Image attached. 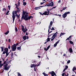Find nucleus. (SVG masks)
<instances>
[{
  "instance_id": "1",
  "label": "nucleus",
  "mask_w": 76,
  "mask_h": 76,
  "mask_svg": "<svg viewBox=\"0 0 76 76\" xmlns=\"http://www.w3.org/2000/svg\"><path fill=\"white\" fill-rule=\"evenodd\" d=\"M28 13L26 12L23 13V15L21 18L22 19H31L32 18V16H28Z\"/></svg>"
},
{
  "instance_id": "2",
  "label": "nucleus",
  "mask_w": 76,
  "mask_h": 76,
  "mask_svg": "<svg viewBox=\"0 0 76 76\" xmlns=\"http://www.w3.org/2000/svg\"><path fill=\"white\" fill-rule=\"evenodd\" d=\"M49 13L50 11L47 10L45 11L43 14H42L41 12H40V15H50Z\"/></svg>"
},
{
  "instance_id": "3",
  "label": "nucleus",
  "mask_w": 76,
  "mask_h": 76,
  "mask_svg": "<svg viewBox=\"0 0 76 76\" xmlns=\"http://www.w3.org/2000/svg\"><path fill=\"white\" fill-rule=\"evenodd\" d=\"M11 48H12V51H16V44H14V45L12 46Z\"/></svg>"
},
{
  "instance_id": "4",
  "label": "nucleus",
  "mask_w": 76,
  "mask_h": 76,
  "mask_svg": "<svg viewBox=\"0 0 76 76\" xmlns=\"http://www.w3.org/2000/svg\"><path fill=\"white\" fill-rule=\"evenodd\" d=\"M16 14V15H17V12L16 11H13L12 13V17L13 18V19H15V17H16V16L15 15V14Z\"/></svg>"
},
{
  "instance_id": "5",
  "label": "nucleus",
  "mask_w": 76,
  "mask_h": 76,
  "mask_svg": "<svg viewBox=\"0 0 76 76\" xmlns=\"http://www.w3.org/2000/svg\"><path fill=\"white\" fill-rule=\"evenodd\" d=\"M67 14H70V12H65L63 15H62V18H65L67 16Z\"/></svg>"
},
{
  "instance_id": "6",
  "label": "nucleus",
  "mask_w": 76,
  "mask_h": 76,
  "mask_svg": "<svg viewBox=\"0 0 76 76\" xmlns=\"http://www.w3.org/2000/svg\"><path fill=\"white\" fill-rule=\"evenodd\" d=\"M46 6H54V3L53 2H51L50 3H48V4L46 5Z\"/></svg>"
},
{
  "instance_id": "7",
  "label": "nucleus",
  "mask_w": 76,
  "mask_h": 76,
  "mask_svg": "<svg viewBox=\"0 0 76 76\" xmlns=\"http://www.w3.org/2000/svg\"><path fill=\"white\" fill-rule=\"evenodd\" d=\"M49 74H50L52 76H56V73L52 71L51 72H50L49 73Z\"/></svg>"
},
{
  "instance_id": "8",
  "label": "nucleus",
  "mask_w": 76,
  "mask_h": 76,
  "mask_svg": "<svg viewBox=\"0 0 76 76\" xmlns=\"http://www.w3.org/2000/svg\"><path fill=\"white\" fill-rule=\"evenodd\" d=\"M57 34H58V32H56L55 33L53 34L52 37L51 38H56V37L57 36Z\"/></svg>"
},
{
  "instance_id": "9",
  "label": "nucleus",
  "mask_w": 76,
  "mask_h": 76,
  "mask_svg": "<svg viewBox=\"0 0 76 76\" xmlns=\"http://www.w3.org/2000/svg\"><path fill=\"white\" fill-rule=\"evenodd\" d=\"M4 51L3 52L2 54L4 53V52H5V53H6V52H8V51H9V49H8V48H6L4 49Z\"/></svg>"
},
{
  "instance_id": "10",
  "label": "nucleus",
  "mask_w": 76,
  "mask_h": 76,
  "mask_svg": "<svg viewBox=\"0 0 76 76\" xmlns=\"http://www.w3.org/2000/svg\"><path fill=\"white\" fill-rule=\"evenodd\" d=\"M50 45H49L48 47H47L46 49V48H45L44 50H45L46 51H48L49 48H50Z\"/></svg>"
},
{
  "instance_id": "11",
  "label": "nucleus",
  "mask_w": 76,
  "mask_h": 76,
  "mask_svg": "<svg viewBox=\"0 0 76 76\" xmlns=\"http://www.w3.org/2000/svg\"><path fill=\"white\" fill-rule=\"evenodd\" d=\"M10 53L8 52H4V53H3V54H6V57H7V56H9V54Z\"/></svg>"
},
{
  "instance_id": "12",
  "label": "nucleus",
  "mask_w": 76,
  "mask_h": 76,
  "mask_svg": "<svg viewBox=\"0 0 76 76\" xmlns=\"http://www.w3.org/2000/svg\"><path fill=\"white\" fill-rule=\"evenodd\" d=\"M69 51L70 53H73V50H72V48H69Z\"/></svg>"
},
{
  "instance_id": "13",
  "label": "nucleus",
  "mask_w": 76,
  "mask_h": 76,
  "mask_svg": "<svg viewBox=\"0 0 76 76\" xmlns=\"http://www.w3.org/2000/svg\"><path fill=\"white\" fill-rule=\"evenodd\" d=\"M50 26L49 25V29L48 30V35L50 34V33H51V32H52V31H50Z\"/></svg>"
},
{
  "instance_id": "14",
  "label": "nucleus",
  "mask_w": 76,
  "mask_h": 76,
  "mask_svg": "<svg viewBox=\"0 0 76 76\" xmlns=\"http://www.w3.org/2000/svg\"><path fill=\"white\" fill-rule=\"evenodd\" d=\"M4 67H5L4 68V69L6 71V70L7 69V66L6 65H4Z\"/></svg>"
},
{
  "instance_id": "15",
  "label": "nucleus",
  "mask_w": 76,
  "mask_h": 76,
  "mask_svg": "<svg viewBox=\"0 0 76 76\" xmlns=\"http://www.w3.org/2000/svg\"><path fill=\"white\" fill-rule=\"evenodd\" d=\"M66 34L65 33L62 32L61 33L60 35L59 36V37H61V36H62V35H64V34Z\"/></svg>"
},
{
  "instance_id": "16",
  "label": "nucleus",
  "mask_w": 76,
  "mask_h": 76,
  "mask_svg": "<svg viewBox=\"0 0 76 76\" xmlns=\"http://www.w3.org/2000/svg\"><path fill=\"white\" fill-rule=\"evenodd\" d=\"M0 48H1V51L3 52L4 51V47H1Z\"/></svg>"
},
{
  "instance_id": "17",
  "label": "nucleus",
  "mask_w": 76,
  "mask_h": 76,
  "mask_svg": "<svg viewBox=\"0 0 76 76\" xmlns=\"http://www.w3.org/2000/svg\"><path fill=\"white\" fill-rule=\"evenodd\" d=\"M36 65H35V64H32L31 66V68H32V67H36Z\"/></svg>"
},
{
  "instance_id": "18",
  "label": "nucleus",
  "mask_w": 76,
  "mask_h": 76,
  "mask_svg": "<svg viewBox=\"0 0 76 76\" xmlns=\"http://www.w3.org/2000/svg\"><path fill=\"white\" fill-rule=\"evenodd\" d=\"M42 74L44 75V76H48V75L45 73V72H43Z\"/></svg>"
},
{
  "instance_id": "19",
  "label": "nucleus",
  "mask_w": 76,
  "mask_h": 76,
  "mask_svg": "<svg viewBox=\"0 0 76 76\" xmlns=\"http://www.w3.org/2000/svg\"><path fill=\"white\" fill-rule=\"evenodd\" d=\"M23 38L24 40H26V35L23 36Z\"/></svg>"
},
{
  "instance_id": "20",
  "label": "nucleus",
  "mask_w": 76,
  "mask_h": 76,
  "mask_svg": "<svg viewBox=\"0 0 76 76\" xmlns=\"http://www.w3.org/2000/svg\"><path fill=\"white\" fill-rule=\"evenodd\" d=\"M69 43H70V44H72V45H74V44L73 43V42H72V41H71V40H70L69 41Z\"/></svg>"
},
{
  "instance_id": "21",
  "label": "nucleus",
  "mask_w": 76,
  "mask_h": 76,
  "mask_svg": "<svg viewBox=\"0 0 76 76\" xmlns=\"http://www.w3.org/2000/svg\"><path fill=\"white\" fill-rule=\"evenodd\" d=\"M72 70V71H73V72H75V70H76V68L75 67H74L73 68Z\"/></svg>"
},
{
  "instance_id": "22",
  "label": "nucleus",
  "mask_w": 76,
  "mask_h": 76,
  "mask_svg": "<svg viewBox=\"0 0 76 76\" xmlns=\"http://www.w3.org/2000/svg\"><path fill=\"white\" fill-rule=\"evenodd\" d=\"M10 65L8 66H7L6 70H9V69H10Z\"/></svg>"
},
{
  "instance_id": "23",
  "label": "nucleus",
  "mask_w": 76,
  "mask_h": 76,
  "mask_svg": "<svg viewBox=\"0 0 76 76\" xmlns=\"http://www.w3.org/2000/svg\"><path fill=\"white\" fill-rule=\"evenodd\" d=\"M9 33V31L8 30L5 33H4V34L5 35H7Z\"/></svg>"
},
{
  "instance_id": "24",
  "label": "nucleus",
  "mask_w": 76,
  "mask_h": 76,
  "mask_svg": "<svg viewBox=\"0 0 76 76\" xmlns=\"http://www.w3.org/2000/svg\"><path fill=\"white\" fill-rule=\"evenodd\" d=\"M39 7H38L35 8L34 9H35V10H38V9H40V8H39Z\"/></svg>"
},
{
  "instance_id": "25",
  "label": "nucleus",
  "mask_w": 76,
  "mask_h": 76,
  "mask_svg": "<svg viewBox=\"0 0 76 76\" xmlns=\"http://www.w3.org/2000/svg\"><path fill=\"white\" fill-rule=\"evenodd\" d=\"M21 46L22 45H21L20 47H18L17 48L18 50H21Z\"/></svg>"
},
{
  "instance_id": "26",
  "label": "nucleus",
  "mask_w": 76,
  "mask_h": 76,
  "mask_svg": "<svg viewBox=\"0 0 76 76\" xmlns=\"http://www.w3.org/2000/svg\"><path fill=\"white\" fill-rule=\"evenodd\" d=\"M4 66V64H0V68H1V69L2 67V66Z\"/></svg>"
},
{
  "instance_id": "27",
  "label": "nucleus",
  "mask_w": 76,
  "mask_h": 76,
  "mask_svg": "<svg viewBox=\"0 0 76 76\" xmlns=\"http://www.w3.org/2000/svg\"><path fill=\"white\" fill-rule=\"evenodd\" d=\"M50 27L51 28V26H52V25H53V23L52 22V21H50Z\"/></svg>"
},
{
  "instance_id": "28",
  "label": "nucleus",
  "mask_w": 76,
  "mask_h": 76,
  "mask_svg": "<svg viewBox=\"0 0 76 76\" xmlns=\"http://www.w3.org/2000/svg\"><path fill=\"white\" fill-rule=\"evenodd\" d=\"M17 74H18V76H22L21 74H20L19 72H17Z\"/></svg>"
},
{
  "instance_id": "29",
  "label": "nucleus",
  "mask_w": 76,
  "mask_h": 76,
  "mask_svg": "<svg viewBox=\"0 0 76 76\" xmlns=\"http://www.w3.org/2000/svg\"><path fill=\"white\" fill-rule=\"evenodd\" d=\"M16 16L17 18H18V19H19V16H20V14H19V15H16Z\"/></svg>"
},
{
  "instance_id": "30",
  "label": "nucleus",
  "mask_w": 76,
  "mask_h": 76,
  "mask_svg": "<svg viewBox=\"0 0 76 76\" xmlns=\"http://www.w3.org/2000/svg\"><path fill=\"white\" fill-rule=\"evenodd\" d=\"M15 30L16 32H18V28H17V27H15Z\"/></svg>"
},
{
  "instance_id": "31",
  "label": "nucleus",
  "mask_w": 76,
  "mask_h": 76,
  "mask_svg": "<svg viewBox=\"0 0 76 76\" xmlns=\"http://www.w3.org/2000/svg\"><path fill=\"white\" fill-rule=\"evenodd\" d=\"M10 63H11V61H10H10H8L7 62V63L8 64H10Z\"/></svg>"
},
{
  "instance_id": "32",
  "label": "nucleus",
  "mask_w": 76,
  "mask_h": 76,
  "mask_svg": "<svg viewBox=\"0 0 76 76\" xmlns=\"http://www.w3.org/2000/svg\"><path fill=\"white\" fill-rule=\"evenodd\" d=\"M23 5L24 6H26V2H24L23 3Z\"/></svg>"
},
{
  "instance_id": "33",
  "label": "nucleus",
  "mask_w": 76,
  "mask_h": 76,
  "mask_svg": "<svg viewBox=\"0 0 76 76\" xmlns=\"http://www.w3.org/2000/svg\"><path fill=\"white\" fill-rule=\"evenodd\" d=\"M50 29H51V30L52 31H54V30H55V29H54V28L53 27H52V29L51 28H50Z\"/></svg>"
},
{
  "instance_id": "34",
  "label": "nucleus",
  "mask_w": 76,
  "mask_h": 76,
  "mask_svg": "<svg viewBox=\"0 0 76 76\" xmlns=\"http://www.w3.org/2000/svg\"><path fill=\"white\" fill-rule=\"evenodd\" d=\"M17 12H18V13L20 12V10H19V8H18L17 9Z\"/></svg>"
},
{
  "instance_id": "35",
  "label": "nucleus",
  "mask_w": 76,
  "mask_h": 76,
  "mask_svg": "<svg viewBox=\"0 0 76 76\" xmlns=\"http://www.w3.org/2000/svg\"><path fill=\"white\" fill-rule=\"evenodd\" d=\"M48 39H46V41H50V38L48 37L47 38Z\"/></svg>"
},
{
  "instance_id": "36",
  "label": "nucleus",
  "mask_w": 76,
  "mask_h": 76,
  "mask_svg": "<svg viewBox=\"0 0 76 76\" xmlns=\"http://www.w3.org/2000/svg\"><path fill=\"white\" fill-rule=\"evenodd\" d=\"M59 41H60V40H59L58 41H57L56 43V44L57 45V44H58L59 43Z\"/></svg>"
},
{
  "instance_id": "37",
  "label": "nucleus",
  "mask_w": 76,
  "mask_h": 76,
  "mask_svg": "<svg viewBox=\"0 0 76 76\" xmlns=\"http://www.w3.org/2000/svg\"><path fill=\"white\" fill-rule=\"evenodd\" d=\"M57 45L56 44V43H55V44H54V47H56V46H57Z\"/></svg>"
},
{
  "instance_id": "38",
  "label": "nucleus",
  "mask_w": 76,
  "mask_h": 76,
  "mask_svg": "<svg viewBox=\"0 0 76 76\" xmlns=\"http://www.w3.org/2000/svg\"><path fill=\"white\" fill-rule=\"evenodd\" d=\"M70 63V60H68L67 61V63L68 64H69V63Z\"/></svg>"
},
{
  "instance_id": "39",
  "label": "nucleus",
  "mask_w": 76,
  "mask_h": 76,
  "mask_svg": "<svg viewBox=\"0 0 76 76\" xmlns=\"http://www.w3.org/2000/svg\"><path fill=\"white\" fill-rule=\"evenodd\" d=\"M68 68V66L67 65H66V66H65V69H67V68Z\"/></svg>"
},
{
  "instance_id": "40",
  "label": "nucleus",
  "mask_w": 76,
  "mask_h": 76,
  "mask_svg": "<svg viewBox=\"0 0 76 76\" xmlns=\"http://www.w3.org/2000/svg\"><path fill=\"white\" fill-rule=\"evenodd\" d=\"M54 39H55V38H54V37H53V38L51 39V41H53Z\"/></svg>"
},
{
  "instance_id": "41",
  "label": "nucleus",
  "mask_w": 76,
  "mask_h": 76,
  "mask_svg": "<svg viewBox=\"0 0 76 76\" xmlns=\"http://www.w3.org/2000/svg\"><path fill=\"white\" fill-rule=\"evenodd\" d=\"M9 11H8L7 12V13H6V15H9V14H8V13H9Z\"/></svg>"
},
{
  "instance_id": "42",
  "label": "nucleus",
  "mask_w": 76,
  "mask_h": 76,
  "mask_svg": "<svg viewBox=\"0 0 76 76\" xmlns=\"http://www.w3.org/2000/svg\"><path fill=\"white\" fill-rule=\"evenodd\" d=\"M22 20V19H19L18 20V22H21V21Z\"/></svg>"
},
{
  "instance_id": "43",
  "label": "nucleus",
  "mask_w": 76,
  "mask_h": 76,
  "mask_svg": "<svg viewBox=\"0 0 76 76\" xmlns=\"http://www.w3.org/2000/svg\"><path fill=\"white\" fill-rule=\"evenodd\" d=\"M13 52H12L11 55V57H13Z\"/></svg>"
},
{
  "instance_id": "44",
  "label": "nucleus",
  "mask_w": 76,
  "mask_h": 76,
  "mask_svg": "<svg viewBox=\"0 0 76 76\" xmlns=\"http://www.w3.org/2000/svg\"><path fill=\"white\" fill-rule=\"evenodd\" d=\"M8 48H9V49H10V45H9L8 46Z\"/></svg>"
},
{
  "instance_id": "45",
  "label": "nucleus",
  "mask_w": 76,
  "mask_h": 76,
  "mask_svg": "<svg viewBox=\"0 0 76 76\" xmlns=\"http://www.w3.org/2000/svg\"><path fill=\"white\" fill-rule=\"evenodd\" d=\"M66 9V8L64 7L62 10H65Z\"/></svg>"
},
{
  "instance_id": "46",
  "label": "nucleus",
  "mask_w": 76,
  "mask_h": 76,
  "mask_svg": "<svg viewBox=\"0 0 76 76\" xmlns=\"http://www.w3.org/2000/svg\"><path fill=\"white\" fill-rule=\"evenodd\" d=\"M65 75V73H64L62 74V76H64V75Z\"/></svg>"
},
{
  "instance_id": "47",
  "label": "nucleus",
  "mask_w": 76,
  "mask_h": 76,
  "mask_svg": "<svg viewBox=\"0 0 76 76\" xmlns=\"http://www.w3.org/2000/svg\"><path fill=\"white\" fill-rule=\"evenodd\" d=\"M6 61H4V63L3 64H6Z\"/></svg>"
},
{
  "instance_id": "48",
  "label": "nucleus",
  "mask_w": 76,
  "mask_h": 76,
  "mask_svg": "<svg viewBox=\"0 0 76 76\" xmlns=\"http://www.w3.org/2000/svg\"><path fill=\"white\" fill-rule=\"evenodd\" d=\"M70 38H69V37H68V38H67L66 40V41H67V40H70Z\"/></svg>"
},
{
  "instance_id": "49",
  "label": "nucleus",
  "mask_w": 76,
  "mask_h": 76,
  "mask_svg": "<svg viewBox=\"0 0 76 76\" xmlns=\"http://www.w3.org/2000/svg\"><path fill=\"white\" fill-rule=\"evenodd\" d=\"M22 31H23L25 30V28H22Z\"/></svg>"
},
{
  "instance_id": "50",
  "label": "nucleus",
  "mask_w": 76,
  "mask_h": 76,
  "mask_svg": "<svg viewBox=\"0 0 76 76\" xmlns=\"http://www.w3.org/2000/svg\"><path fill=\"white\" fill-rule=\"evenodd\" d=\"M19 43L18 42L16 44V45L15 44V46H17V45H18V44H19Z\"/></svg>"
},
{
  "instance_id": "51",
  "label": "nucleus",
  "mask_w": 76,
  "mask_h": 76,
  "mask_svg": "<svg viewBox=\"0 0 76 76\" xmlns=\"http://www.w3.org/2000/svg\"><path fill=\"white\" fill-rule=\"evenodd\" d=\"M2 10L3 11H5L6 10V8H3V9Z\"/></svg>"
},
{
  "instance_id": "52",
  "label": "nucleus",
  "mask_w": 76,
  "mask_h": 76,
  "mask_svg": "<svg viewBox=\"0 0 76 76\" xmlns=\"http://www.w3.org/2000/svg\"><path fill=\"white\" fill-rule=\"evenodd\" d=\"M8 7L9 10H10V6H8Z\"/></svg>"
},
{
  "instance_id": "53",
  "label": "nucleus",
  "mask_w": 76,
  "mask_h": 76,
  "mask_svg": "<svg viewBox=\"0 0 76 76\" xmlns=\"http://www.w3.org/2000/svg\"><path fill=\"white\" fill-rule=\"evenodd\" d=\"M53 34H52L51 35H48V37H50V36H51V35H53Z\"/></svg>"
},
{
  "instance_id": "54",
  "label": "nucleus",
  "mask_w": 76,
  "mask_h": 76,
  "mask_svg": "<svg viewBox=\"0 0 76 76\" xmlns=\"http://www.w3.org/2000/svg\"><path fill=\"white\" fill-rule=\"evenodd\" d=\"M66 69H65V68L63 70V72H65V71L66 70Z\"/></svg>"
},
{
  "instance_id": "55",
  "label": "nucleus",
  "mask_w": 76,
  "mask_h": 76,
  "mask_svg": "<svg viewBox=\"0 0 76 76\" xmlns=\"http://www.w3.org/2000/svg\"><path fill=\"white\" fill-rule=\"evenodd\" d=\"M56 6L55 7H53L52 8H51V10H52V9H55V8H56Z\"/></svg>"
},
{
  "instance_id": "56",
  "label": "nucleus",
  "mask_w": 76,
  "mask_h": 76,
  "mask_svg": "<svg viewBox=\"0 0 76 76\" xmlns=\"http://www.w3.org/2000/svg\"><path fill=\"white\" fill-rule=\"evenodd\" d=\"M10 41H11V40H10V39H8V42H10Z\"/></svg>"
},
{
  "instance_id": "57",
  "label": "nucleus",
  "mask_w": 76,
  "mask_h": 76,
  "mask_svg": "<svg viewBox=\"0 0 76 76\" xmlns=\"http://www.w3.org/2000/svg\"><path fill=\"white\" fill-rule=\"evenodd\" d=\"M26 30H24L23 31V32H24V33H25V32H26Z\"/></svg>"
},
{
  "instance_id": "58",
  "label": "nucleus",
  "mask_w": 76,
  "mask_h": 76,
  "mask_svg": "<svg viewBox=\"0 0 76 76\" xmlns=\"http://www.w3.org/2000/svg\"><path fill=\"white\" fill-rule=\"evenodd\" d=\"M69 76V73H67V75H66V74H65V76Z\"/></svg>"
},
{
  "instance_id": "59",
  "label": "nucleus",
  "mask_w": 76,
  "mask_h": 76,
  "mask_svg": "<svg viewBox=\"0 0 76 76\" xmlns=\"http://www.w3.org/2000/svg\"><path fill=\"white\" fill-rule=\"evenodd\" d=\"M72 36L71 35L69 37V38L70 39L72 38Z\"/></svg>"
},
{
  "instance_id": "60",
  "label": "nucleus",
  "mask_w": 76,
  "mask_h": 76,
  "mask_svg": "<svg viewBox=\"0 0 76 76\" xmlns=\"http://www.w3.org/2000/svg\"><path fill=\"white\" fill-rule=\"evenodd\" d=\"M61 3V0H60L59 1H58V3Z\"/></svg>"
},
{
  "instance_id": "61",
  "label": "nucleus",
  "mask_w": 76,
  "mask_h": 76,
  "mask_svg": "<svg viewBox=\"0 0 76 76\" xmlns=\"http://www.w3.org/2000/svg\"><path fill=\"white\" fill-rule=\"evenodd\" d=\"M2 63V61H0V64H2V63Z\"/></svg>"
},
{
  "instance_id": "62",
  "label": "nucleus",
  "mask_w": 76,
  "mask_h": 76,
  "mask_svg": "<svg viewBox=\"0 0 76 76\" xmlns=\"http://www.w3.org/2000/svg\"><path fill=\"white\" fill-rule=\"evenodd\" d=\"M8 64H7L6 63V65H5L7 66H8Z\"/></svg>"
},
{
  "instance_id": "63",
  "label": "nucleus",
  "mask_w": 76,
  "mask_h": 76,
  "mask_svg": "<svg viewBox=\"0 0 76 76\" xmlns=\"http://www.w3.org/2000/svg\"><path fill=\"white\" fill-rule=\"evenodd\" d=\"M2 60L3 61H4V58H2Z\"/></svg>"
},
{
  "instance_id": "64",
  "label": "nucleus",
  "mask_w": 76,
  "mask_h": 76,
  "mask_svg": "<svg viewBox=\"0 0 76 76\" xmlns=\"http://www.w3.org/2000/svg\"><path fill=\"white\" fill-rule=\"evenodd\" d=\"M28 38H29V37L28 36H27L26 39H28Z\"/></svg>"
}]
</instances>
